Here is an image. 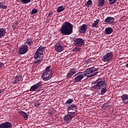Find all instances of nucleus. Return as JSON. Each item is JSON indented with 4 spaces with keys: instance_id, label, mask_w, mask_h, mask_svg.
<instances>
[{
    "instance_id": "1",
    "label": "nucleus",
    "mask_w": 128,
    "mask_h": 128,
    "mask_svg": "<svg viewBox=\"0 0 128 128\" xmlns=\"http://www.w3.org/2000/svg\"><path fill=\"white\" fill-rule=\"evenodd\" d=\"M92 88L95 90H101V94H104L108 92V85L104 79H99L92 83Z\"/></svg>"
},
{
    "instance_id": "2",
    "label": "nucleus",
    "mask_w": 128,
    "mask_h": 128,
    "mask_svg": "<svg viewBox=\"0 0 128 128\" xmlns=\"http://www.w3.org/2000/svg\"><path fill=\"white\" fill-rule=\"evenodd\" d=\"M74 26L69 22H65L60 28V32L62 36H70L72 34Z\"/></svg>"
},
{
    "instance_id": "3",
    "label": "nucleus",
    "mask_w": 128,
    "mask_h": 128,
    "mask_svg": "<svg viewBox=\"0 0 128 128\" xmlns=\"http://www.w3.org/2000/svg\"><path fill=\"white\" fill-rule=\"evenodd\" d=\"M45 48H46L42 46H40L38 48L34 56V64H42V58H44L42 54H44V52Z\"/></svg>"
},
{
    "instance_id": "4",
    "label": "nucleus",
    "mask_w": 128,
    "mask_h": 128,
    "mask_svg": "<svg viewBox=\"0 0 128 128\" xmlns=\"http://www.w3.org/2000/svg\"><path fill=\"white\" fill-rule=\"evenodd\" d=\"M98 70L94 66L87 68L85 70L84 72L85 76L87 78H92L94 76L98 74Z\"/></svg>"
},
{
    "instance_id": "5",
    "label": "nucleus",
    "mask_w": 128,
    "mask_h": 128,
    "mask_svg": "<svg viewBox=\"0 0 128 128\" xmlns=\"http://www.w3.org/2000/svg\"><path fill=\"white\" fill-rule=\"evenodd\" d=\"M50 66H48L46 68V72H44L42 76L43 80H50L52 76V72L50 68Z\"/></svg>"
},
{
    "instance_id": "6",
    "label": "nucleus",
    "mask_w": 128,
    "mask_h": 128,
    "mask_svg": "<svg viewBox=\"0 0 128 128\" xmlns=\"http://www.w3.org/2000/svg\"><path fill=\"white\" fill-rule=\"evenodd\" d=\"M113 56L114 55L112 54V52L110 50H107L106 51V54L102 58V60L105 62H108L112 60V58Z\"/></svg>"
},
{
    "instance_id": "7",
    "label": "nucleus",
    "mask_w": 128,
    "mask_h": 128,
    "mask_svg": "<svg viewBox=\"0 0 128 128\" xmlns=\"http://www.w3.org/2000/svg\"><path fill=\"white\" fill-rule=\"evenodd\" d=\"M84 78H86V76L84 72H79L73 76L75 82H80Z\"/></svg>"
},
{
    "instance_id": "8",
    "label": "nucleus",
    "mask_w": 128,
    "mask_h": 128,
    "mask_svg": "<svg viewBox=\"0 0 128 128\" xmlns=\"http://www.w3.org/2000/svg\"><path fill=\"white\" fill-rule=\"evenodd\" d=\"M42 86V82H38L37 84L32 86L30 89V92H38V88H40Z\"/></svg>"
},
{
    "instance_id": "9",
    "label": "nucleus",
    "mask_w": 128,
    "mask_h": 128,
    "mask_svg": "<svg viewBox=\"0 0 128 128\" xmlns=\"http://www.w3.org/2000/svg\"><path fill=\"white\" fill-rule=\"evenodd\" d=\"M84 40L80 38H77L74 40V46L80 47L84 46Z\"/></svg>"
},
{
    "instance_id": "10",
    "label": "nucleus",
    "mask_w": 128,
    "mask_h": 128,
    "mask_svg": "<svg viewBox=\"0 0 128 128\" xmlns=\"http://www.w3.org/2000/svg\"><path fill=\"white\" fill-rule=\"evenodd\" d=\"M28 52V47L26 44L22 45L18 50V53L20 54H24Z\"/></svg>"
},
{
    "instance_id": "11",
    "label": "nucleus",
    "mask_w": 128,
    "mask_h": 128,
    "mask_svg": "<svg viewBox=\"0 0 128 128\" xmlns=\"http://www.w3.org/2000/svg\"><path fill=\"white\" fill-rule=\"evenodd\" d=\"M114 18L112 16H108L104 20V22L106 24H114Z\"/></svg>"
},
{
    "instance_id": "12",
    "label": "nucleus",
    "mask_w": 128,
    "mask_h": 128,
    "mask_svg": "<svg viewBox=\"0 0 128 128\" xmlns=\"http://www.w3.org/2000/svg\"><path fill=\"white\" fill-rule=\"evenodd\" d=\"M12 123L10 122H6L0 124V128H12Z\"/></svg>"
},
{
    "instance_id": "13",
    "label": "nucleus",
    "mask_w": 128,
    "mask_h": 128,
    "mask_svg": "<svg viewBox=\"0 0 128 128\" xmlns=\"http://www.w3.org/2000/svg\"><path fill=\"white\" fill-rule=\"evenodd\" d=\"M22 74H17V76L14 78V79L12 82V84H18V82H20V80H22Z\"/></svg>"
},
{
    "instance_id": "14",
    "label": "nucleus",
    "mask_w": 128,
    "mask_h": 128,
    "mask_svg": "<svg viewBox=\"0 0 128 128\" xmlns=\"http://www.w3.org/2000/svg\"><path fill=\"white\" fill-rule=\"evenodd\" d=\"M6 34V28L4 27L0 28V38H4Z\"/></svg>"
},
{
    "instance_id": "15",
    "label": "nucleus",
    "mask_w": 128,
    "mask_h": 128,
    "mask_svg": "<svg viewBox=\"0 0 128 128\" xmlns=\"http://www.w3.org/2000/svg\"><path fill=\"white\" fill-rule=\"evenodd\" d=\"M87 29L88 25H86V24H84L80 28V32L81 34H86Z\"/></svg>"
},
{
    "instance_id": "16",
    "label": "nucleus",
    "mask_w": 128,
    "mask_h": 128,
    "mask_svg": "<svg viewBox=\"0 0 128 128\" xmlns=\"http://www.w3.org/2000/svg\"><path fill=\"white\" fill-rule=\"evenodd\" d=\"M76 72V69L72 68L70 70V71L68 72L66 77L67 78H71L72 76Z\"/></svg>"
},
{
    "instance_id": "17",
    "label": "nucleus",
    "mask_w": 128,
    "mask_h": 128,
    "mask_svg": "<svg viewBox=\"0 0 128 128\" xmlns=\"http://www.w3.org/2000/svg\"><path fill=\"white\" fill-rule=\"evenodd\" d=\"M55 50H56V52H62V50H64V46L60 44L56 45Z\"/></svg>"
},
{
    "instance_id": "18",
    "label": "nucleus",
    "mask_w": 128,
    "mask_h": 128,
    "mask_svg": "<svg viewBox=\"0 0 128 128\" xmlns=\"http://www.w3.org/2000/svg\"><path fill=\"white\" fill-rule=\"evenodd\" d=\"M72 119V115L68 114L64 116V120L68 123Z\"/></svg>"
},
{
    "instance_id": "19",
    "label": "nucleus",
    "mask_w": 128,
    "mask_h": 128,
    "mask_svg": "<svg viewBox=\"0 0 128 128\" xmlns=\"http://www.w3.org/2000/svg\"><path fill=\"white\" fill-rule=\"evenodd\" d=\"M114 30H112V27H108L106 28L104 33L106 34H112Z\"/></svg>"
},
{
    "instance_id": "20",
    "label": "nucleus",
    "mask_w": 128,
    "mask_h": 128,
    "mask_svg": "<svg viewBox=\"0 0 128 128\" xmlns=\"http://www.w3.org/2000/svg\"><path fill=\"white\" fill-rule=\"evenodd\" d=\"M67 110H76V106L74 104H72V105H70L68 107Z\"/></svg>"
},
{
    "instance_id": "21",
    "label": "nucleus",
    "mask_w": 128,
    "mask_h": 128,
    "mask_svg": "<svg viewBox=\"0 0 128 128\" xmlns=\"http://www.w3.org/2000/svg\"><path fill=\"white\" fill-rule=\"evenodd\" d=\"M24 44H26L28 48V46H32V44H34V42L32 41V40L29 38L27 39L26 42H24Z\"/></svg>"
},
{
    "instance_id": "22",
    "label": "nucleus",
    "mask_w": 128,
    "mask_h": 128,
    "mask_svg": "<svg viewBox=\"0 0 128 128\" xmlns=\"http://www.w3.org/2000/svg\"><path fill=\"white\" fill-rule=\"evenodd\" d=\"M100 22V20L97 19L95 20L94 24H92V28H98V23Z\"/></svg>"
},
{
    "instance_id": "23",
    "label": "nucleus",
    "mask_w": 128,
    "mask_h": 128,
    "mask_svg": "<svg viewBox=\"0 0 128 128\" xmlns=\"http://www.w3.org/2000/svg\"><path fill=\"white\" fill-rule=\"evenodd\" d=\"M121 98L123 102H126V100H128V94H124L121 96Z\"/></svg>"
},
{
    "instance_id": "24",
    "label": "nucleus",
    "mask_w": 128,
    "mask_h": 128,
    "mask_svg": "<svg viewBox=\"0 0 128 128\" xmlns=\"http://www.w3.org/2000/svg\"><path fill=\"white\" fill-rule=\"evenodd\" d=\"M74 102V100L70 98L65 103L66 106H72V104Z\"/></svg>"
},
{
    "instance_id": "25",
    "label": "nucleus",
    "mask_w": 128,
    "mask_h": 128,
    "mask_svg": "<svg viewBox=\"0 0 128 128\" xmlns=\"http://www.w3.org/2000/svg\"><path fill=\"white\" fill-rule=\"evenodd\" d=\"M20 114H21V116H24L25 120H27L28 118V114L26 112H21Z\"/></svg>"
},
{
    "instance_id": "26",
    "label": "nucleus",
    "mask_w": 128,
    "mask_h": 128,
    "mask_svg": "<svg viewBox=\"0 0 128 128\" xmlns=\"http://www.w3.org/2000/svg\"><path fill=\"white\" fill-rule=\"evenodd\" d=\"M110 106V104H108V103H105L102 106V108L103 110H108Z\"/></svg>"
},
{
    "instance_id": "27",
    "label": "nucleus",
    "mask_w": 128,
    "mask_h": 128,
    "mask_svg": "<svg viewBox=\"0 0 128 128\" xmlns=\"http://www.w3.org/2000/svg\"><path fill=\"white\" fill-rule=\"evenodd\" d=\"M92 4V0H88L86 4V6L87 8H90Z\"/></svg>"
},
{
    "instance_id": "28",
    "label": "nucleus",
    "mask_w": 128,
    "mask_h": 128,
    "mask_svg": "<svg viewBox=\"0 0 128 128\" xmlns=\"http://www.w3.org/2000/svg\"><path fill=\"white\" fill-rule=\"evenodd\" d=\"M98 6H102L104 4V0H98Z\"/></svg>"
},
{
    "instance_id": "29",
    "label": "nucleus",
    "mask_w": 128,
    "mask_h": 128,
    "mask_svg": "<svg viewBox=\"0 0 128 128\" xmlns=\"http://www.w3.org/2000/svg\"><path fill=\"white\" fill-rule=\"evenodd\" d=\"M64 10V6H60L58 8L57 12H62Z\"/></svg>"
},
{
    "instance_id": "30",
    "label": "nucleus",
    "mask_w": 128,
    "mask_h": 128,
    "mask_svg": "<svg viewBox=\"0 0 128 128\" xmlns=\"http://www.w3.org/2000/svg\"><path fill=\"white\" fill-rule=\"evenodd\" d=\"M20 2H22V4H27L30 2H32V0H21Z\"/></svg>"
},
{
    "instance_id": "31",
    "label": "nucleus",
    "mask_w": 128,
    "mask_h": 128,
    "mask_svg": "<svg viewBox=\"0 0 128 128\" xmlns=\"http://www.w3.org/2000/svg\"><path fill=\"white\" fill-rule=\"evenodd\" d=\"M7 8V6L3 5L2 3L1 4V5H0V8H2L3 10H6Z\"/></svg>"
},
{
    "instance_id": "32",
    "label": "nucleus",
    "mask_w": 128,
    "mask_h": 128,
    "mask_svg": "<svg viewBox=\"0 0 128 128\" xmlns=\"http://www.w3.org/2000/svg\"><path fill=\"white\" fill-rule=\"evenodd\" d=\"M94 58H90L86 61L87 64H90L94 62Z\"/></svg>"
},
{
    "instance_id": "33",
    "label": "nucleus",
    "mask_w": 128,
    "mask_h": 128,
    "mask_svg": "<svg viewBox=\"0 0 128 128\" xmlns=\"http://www.w3.org/2000/svg\"><path fill=\"white\" fill-rule=\"evenodd\" d=\"M118 0H109V3L110 4H116V1Z\"/></svg>"
},
{
    "instance_id": "34",
    "label": "nucleus",
    "mask_w": 128,
    "mask_h": 128,
    "mask_svg": "<svg viewBox=\"0 0 128 128\" xmlns=\"http://www.w3.org/2000/svg\"><path fill=\"white\" fill-rule=\"evenodd\" d=\"M38 12V10H36V8H34L32 12H31V14H36Z\"/></svg>"
},
{
    "instance_id": "35",
    "label": "nucleus",
    "mask_w": 128,
    "mask_h": 128,
    "mask_svg": "<svg viewBox=\"0 0 128 128\" xmlns=\"http://www.w3.org/2000/svg\"><path fill=\"white\" fill-rule=\"evenodd\" d=\"M35 108H40V102H36L34 104Z\"/></svg>"
},
{
    "instance_id": "36",
    "label": "nucleus",
    "mask_w": 128,
    "mask_h": 128,
    "mask_svg": "<svg viewBox=\"0 0 128 128\" xmlns=\"http://www.w3.org/2000/svg\"><path fill=\"white\" fill-rule=\"evenodd\" d=\"M80 50H82L81 48H74L73 50H74V52H80Z\"/></svg>"
},
{
    "instance_id": "37",
    "label": "nucleus",
    "mask_w": 128,
    "mask_h": 128,
    "mask_svg": "<svg viewBox=\"0 0 128 128\" xmlns=\"http://www.w3.org/2000/svg\"><path fill=\"white\" fill-rule=\"evenodd\" d=\"M4 66V62H2L0 61V68H2Z\"/></svg>"
},
{
    "instance_id": "38",
    "label": "nucleus",
    "mask_w": 128,
    "mask_h": 128,
    "mask_svg": "<svg viewBox=\"0 0 128 128\" xmlns=\"http://www.w3.org/2000/svg\"><path fill=\"white\" fill-rule=\"evenodd\" d=\"M52 14H54V12H50L49 14H48V16H52Z\"/></svg>"
},
{
    "instance_id": "39",
    "label": "nucleus",
    "mask_w": 128,
    "mask_h": 128,
    "mask_svg": "<svg viewBox=\"0 0 128 128\" xmlns=\"http://www.w3.org/2000/svg\"><path fill=\"white\" fill-rule=\"evenodd\" d=\"M4 92V90L2 89L0 90V94H2V92Z\"/></svg>"
},
{
    "instance_id": "40",
    "label": "nucleus",
    "mask_w": 128,
    "mask_h": 128,
    "mask_svg": "<svg viewBox=\"0 0 128 128\" xmlns=\"http://www.w3.org/2000/svg\"><path fill=\"white\" fill-rule=\"evenodd\" d=\"M12 26L14 28V30H16V28L14 27L15 26L14 25H12Z\"/></svg>"
},
{
    "instance_id": "41",
    "label": "nucleus",
    "mask_w": 128,
    "mask_h": 128,
    "mask_svg": "<svg viewBox=\"0 0 128 128\" xmlns=\"http://www.w3.org/2000/svg\"><path fill=\"white\" fill-rule=\"evenodd\" d=\"M18 112H24V111H22V110H20V111H18Z\"/></svg>"
},
{
    "instance_id": "42",
    "label": "nucleus",
    "mask_w": 128,
    "mask_h": 128,
    "mask_svg": "<svg viewBox=\"0 0 128 128\" xmlns=\"http://www.w3.org/2000/svg\"><path fill=\"white\" fill-rule=\"evenodd\" d=\"M16 2H20L21 0H16Z\"/></svg>"
},
{
    "instance_id": "43",
    "label": "nucleus",
    "mask_w": 128,
    "mask_h": 128,
    "mask_svg": "<svg viewBox=\"0 0 128 128\" xmlns=\"http://www.w3.org/2000/svg\"><path fill=\"white\" fill-rule=\"evenodd\" d=\"M126 68H128V64H126Z\"/></svg>"
},
{
    "instance_id": "44",
    "label": "nucleus",
    "mask_w": 128,
    "mask_h": 128,
    "mask_svg": "<svg viewBox=\"0 0 128 128\" xmlns=\"http://www.w3.org/2000/svg\"><path fill=\"white\" fill-rule=\"evenodd\" d=\"M50 114H52V112H50Z\"/></svg>"
},
{
    "instance_id": "45",
    "label": "nucleus",
    "mask_w": 128,
    "mask_h": 128,
    "mask_svg": "<svg viewBox=\"0 0 128 128\" xmlns=\"http://www.w3.org/2000/svg\"><path fill=\"white\" fill-rule=\"evenodd\" d=\"M70 114H74V112H72H72H70Z\"/></svg>"
},
{
    "instance_id": "46",
    "label": "nucleus",
    "mask_w": 128,
    "mask_h": 128,
    "mask_svg": "<svg viewBox=\"0 0 128 128\" xmlns=\"http://www.w3.org/2000/svg\"><path fill=\"white\" fill-rule=\"evenodd\" d=\"M1 4H2V2H0V6H1Z\"/></svg>"
}]
</instances>
